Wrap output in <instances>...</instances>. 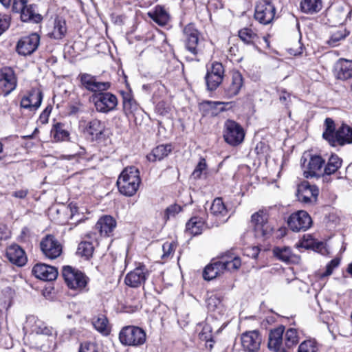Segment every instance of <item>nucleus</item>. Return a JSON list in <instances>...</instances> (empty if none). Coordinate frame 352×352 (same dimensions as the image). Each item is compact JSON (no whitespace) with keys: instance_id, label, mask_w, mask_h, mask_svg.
I'll list each match as a JSON object with an SVG mask.
<instances>
[{"instance_id":"nucleus-1","label":"nucleus","mask_w":352,"mask_h":352,"mask_svg":"<svg viewBox=\"0 0 352 352\" xmlns=\"http://www.w3.org/2000/svg\"><path fill=\"white\" fill-rule=\"evenodd\" d=\"M322 138L332 146H344L352 143V127L342 124L336 130L334 121L327 118L324 120Z\"/></svg>"},{"instance_id":"nucleus-2","label":"nucleus","mask_w":352,"mask_h":352,"mask_svg":"<svg viewBox=\"0 0 352 352\" xmlns=\"http://www.w3.org/2000/svg\"><path fill=\"white\" fill-rule=\"evenodd\" d=\"M141 179L139 170L135 166L125 168L117 181V186L120 193L131 197L137 192Z\"/></svg>"},{"instance_id":"nucleus-3","label":"nucleus","mask_w":352,"mask_h":352,"mask_svg":"<svg viewBox=\"0 0 352 352\" xmlns=\"http://www.w3.org/2000/svg\"><path fill=\"white\" fill-rule=\"evenodd\" d=\"M62 276L69 289L78 292L85 289L89 281L84 273L68 265L63 267Z\"/></svg>"},{"instance_id":"nucleus-4","label":"nucleus","mask_w":352,"mask_h":352,"mask_svg":"<svg viewBox=\"0 0 352 352\" xmlns=\"http://www.w3.org/2000/svg\"><path fill=\"white\" fill-rule=\"evenodd\" d=\"M119 340L123 345L138 346L145 343L146 336L142 328L129 325L121 329Z\"/></svg>"},{"instance_id":"nucleus-5","label":"nucleus","mask_w":352,"mask_h":352,"mask_svg":"<svg viewBox=\"0 0 352 352\" xmlns=\"http://www.w3.org/2000/svg\"><path fill=\"white\" fill-rule=\"evenodd\" d=\"M91 100L96 111L102 113L114 111L118 103L116 96L105 91L94 94Z\"/></svg>"},{"instance_id":"nucleus-6","label":"nucleus","mask_w":352,"mask_h":352,"mask_svg":"<svg viewBox=\"0 0 352 352\" xmlns=\"http://www.w3.org/2000/svg\"><path fill=\"white\" fill-rule=\"evenodd\" d=\"M251 224L256 238H267L273 230L268 222V215L263 210H259L252 215Z\"/></svg>"},{"instance_id":"nucleus-7","label":"nucleus","mask_w":352,"mask_h":352,"mask_svg":"<svg viewBox=\"0 0 352 352\" xmlns=\"http://www.w3.org/2000/svg\"><path fill=\"white\" fill-rule=\"evenodd\" d=\"M244 137V130L239 123L232 120L226 121L223 138L228 144L232 146H237L243 141Z\"/></svg>"},{"instance_id":"nucleus-8","label":"nucleus","mask_w":352,"mask_h":352,"mask_svg":"<svg viewBox=\"0 0 352 352\" xmlns=\"http://www.w3.org/2000/svg\"><path fill=\"white\" fill-rule=\"evenodd\" d=\"M17 85V78L14 71L9 67L0 69V96H7Z\"/></svg>"},{"instance_id":"nucleus-9","label":"nucleus","mask_w":352,"mask_h":352,"mask_svg":"<svg viewBox=\"0 0 352 352\" xmlns=\"http://www.w3.org/2000/svg\"><path fill=\"white\" fill-rule=\"evenodd\" d=\"M274 6L267 0H259L255 7L254 18L260 23L267 25L270 23L275 16Z\"/></svg>"},{"instance_id":"nucleus-10","label":"nucleus","mask_w":352,"mask_h":352,"mask_svg":"<svg viewBox=\"0 0 352 352\" xmlns=\"http://www.w3.org/2000/svg\"><path fill=\"white\" fill-rule=\"evenodd\" d=\"M78 79L82 87L94 94L107 91L111 87L110 82L98 81L96 76L87 73H80Z\"/></svg>"},{"instance_id":"nucleus-11","label":"nucleus","mask_w":352,"mask_h":352,"mask_svg":"<svg viewBox=\"0 0 352 352\" xmlns=\"http://www.w3.org/2000/svg\"><path fill=\"white\" fill-rule=\"evenodd\" d=\"M306 159L302 164L303 174L306 178L320 177L323 175L324 160L320 155H311L309 160L306 162Z\"/></svg>"},{"instance_id":"nucleus-12","label":"nucleus","mask_w":352,"mask_h":352,"mask_svg":"<svg viewBox=\"0 0 352 352\" xmlns=\"http://www.w3.org/2000/svg\"><path fill=\"white\" fill-rule=\"evenodd\" d=\"M40 248L43 255L50 259L58 258L63 251L60 242L51 234L42 239L40 242Z\"/></svg>"},{"instance_id":"nucleus-13","label":"nucleus","mask_w":352,"mask_h":352,"mask_svg":"<svg viewBox=\"0 0 352 352\" xmlns=\"http://www.w3.org/2000/svg\"><path fill=\"white\" fill-rule=\"evenodd\" d=\"M224 73V67L221 63H213L205 76L207 89L210 91L215 90L222 82Z\"/></svg>"},{"instance_id":"nucleus-14","label":"nucleus","mask_w":352,"mask_h":352,"mask_svg":"<svg viewBox=\"0 0 352 352\" xmlns=\"http://www.w3.org/2000/svg\"><path fill=\"white\" fill-rule=\"evenodd\" d=\"M287 223L294 232L305 231L312 225V220L306 211L299 210L290 215Z\"/></svg>"},{"instance_id":"nucleus-15","label":"nucleus","mask_w":352,"mask_h":352,"mask_svg":"<svg viewBox=\"0 0 352 352\" xmlns=\"http://www.w3.org/2000/svg\"><path fill=\"white\" fill-rule=\"evenodd\" d=\"M319 195V189L315 185L305 182L298 186L296 196L298 200L307 204H315Z\"/></svg>"},{"instance_id":"nucleus-16","label":"nucleus","mask_w":352,"mask_h":352,"mask_svg":"<svg viewBox=\"0 0 352 352\" xmlns=\"http://www.w3.org/2000/svg\"><path fill=\"white\" fill-rule=\"evenodd\" d=\"M40 43V36L36 33L22 37L17 43L16 52L23 56L32 54L36 50Z\"/></svg>"},{"instance_id":"nucleus-17","label":"nucleus","mask_w":352,"mask_h":352,"mask_svg":"<svg viewBox=\"0 0 352 352\" xmlns=\"http://www.w3.org/2000/svg\"><path fill=\"white\" fill-rule=\"evenodd\" d=\"M186 49L193 56L199 52V32L192 23L188 24L183 30Z\"/></svg>"},{"instance_id":"nucleus-18","label":"nucleus","mask_w":352,"mask_h":352,"mask_svg":"<svg viewBox=\"0 0 352 352\" xmlns=\"http://www.w3.org/2000/svg\"><path fill=\"white\" fill-rule=\"evenodd\" d=\"M149 272L144 265H140L128 273L124 278L126 285L131 287H138L144 284Z\"/></svg>"},{"instance_id":"nucleus-19","label":"nucleus","mask_w":352,"mask_h":352,"mask_svg":"<svg viewBox=\"0 0 352 352\" xmlns=\"http://www.w3.org/2000/svg\"><path fill=\"white\" fill-rule=\"evenodd\" d=\"M243 349L248 352H256L261 343V336L258 331H250L242 333L241 336Z\"/></svg>"},{"instance_id":"nucleus-20","label":"nucleus","mask_w":352,"mask_h":352,"mask_svg":"<svg viewBox=\"0 0 352 352\" xmlns=\"http://www.w3.org/2000/svg\"><path fill=\"white\" fill-rule=\"evenodd\" d=\"M243 85V78L239 72H233L230 80L225 85L223 96L226 98H232L237 96Z\"/></svg>"},{"instance_id":"nucleus-21","label":"nucleus","mask_w":352,"mask_h":352,"mask_svg":"<svg viewBox=\"0 0 352 352\" xmlns=\"http://www.w3.org/2000/svg\"><path fill=\"white\" fill-rule=\"evenodd\" d=\"M32 274L38 279L52 281L58 276V270L55 267L44 263H37L32 268Z\"/></svg>"},{"instance_id":"nucleus-22","label":"nucleus","mask_w":352,"mask_h":352,"mask_svg":"<svg viewBox=\"0 0 352 352\" xmlns=\"http://www.w3.org/2000/svg\"><path fill=\"white\" fill-rule=\"evenodd\" d=\"M67 31L66 21L62 17L57 16L52 25L48 27L47 35L50 38L60 40L65 36Z\"/></svg>"},{"instance_id":"nucleus-23","label":"nucleus","mask_w":352,"mask_h":352,"mask_svg":"<svg viewBox=\"0 0 352 352\" xmlns=\"http://www.w3.org/2000/svg\"><path fill=\"white\" fill-rule=\"evenodd\" d=\"M6 256L11 263L17 266H23L27 262L24 250L16 244H12L7 248Z\"/></svg>"},{"instance_id":"nucleus-24","label":"nucleus","mask_w":352,"mask_h":352,"mask_svg":"<svg viewBox=\"0 0 352 352\" xmlns=\"http://www.w3.org/2000/svg\"><path fill=\"white\" fill-rule=\"evenodd\" d=\"M334 74L338 79L346 80L352 78V60L340 58L334 67Z\"/></svg>"},{"instance_id":"nucleus-25","label":"nucleus","mask_w":352,"mask_h":352,"mask_svg":"<svg viewBox=\"0 0 352 352\" xmlns=\"http://www.w3.org/2000/svg\"><path fill=\"white\" fill-rule=\"evenodd\" d=\"M43 95L41 91H33L30 92L28 96L23 97L20 105L23 109L35 111L40 107Z\"/></svg>"},{"instance_id":"nucleus-26","label":"nucleus","mask_w":352,"mask_h":352,"mask_svg":"<svg viewBox=\"0 0 352 352\" xmlns=\"http://www.w3.org/2000/svg\"><path fill=\"white\" fill-rule=\"evenodd\" d=\"M116 226V220L111 216L105 215L99 219L95 226L101 236H109Z\"/></svg>"},{"instance_id":"nucleus-27","label":"nucleus","mask_w":352,"mask_h":352,"mask_svg":"<svg viewBox=\"0 0 352 352\" xmlns=\"http://www.w3.org/2000/svg\"><path fill=\"white\" fill-rule=\"evenodd\" d=\"M210 214L217 218V226L225 222L223 219L228 214V210L221 198H216L213 200L210 207Z\"/></svg>"},{"instance_id":"nucleus-28","label":"nucleus","mask_w":352,"mask_h":352,"mask_svg":"<svg viewBox=\"0 0 352 352\" xmlns=\"http://www.w3.org/2000/svg\"><path fill=\"white\" fill-rule=\"evenodd\" d=\"M284 331L285 327L283 326H280L270 331L268 340V347L270 350L277 349L281 346Z\"/></svg>"},{"instance_id":"nucleus-29","label":"nucleus","mask_w":352,"mask_h":352,"mask_svg":"<svg viewBox=\"0 0 352 352\" xmlns=\"http://www.w3.org/2000/svg\"><path fill=\"white\" fill-rule=\"evenodd\" d=\"M223 272L221 261H214L205 267L203 272V277L205 280H210L223 273Z\"/></svg>"},{"instance_id":"nucleus-30","label":"nucleus","mask_w":352,"mask_h":352,"mask_svg":"<svg viewBox=\"0 0 352 352\" xmlns=\"http://www.w3.org/2000/svg\"><path fill=\"white\" fill-rule=\"evenodd\" d=\"M204 226L205 221L202 218L193 217L186 223V232L190 234L196 236L202 232Z\"/></svg>"},{"instance_id":"nucleus-31","label":"nucleus","mask_w":352,"mask_h":352,"mask_svg":"<svg viewBox=\"0 0 352 352\" xmlns=\"http://www.w3.org/2000/svg\"><path fill=\"white\" fill-rule=\"evenodd\" d=\"M223 271H232L238 270L241 265V261L239 256L232 254H228L220 259Z\"/></svg>"},{"instance_id":"nucleus-32","label":"nucleus","mask_w":352,"mask_h":352,"mask_svg":"<svg viewBox=\"0 0 352 352\" xmlns=\"http://www.w3.org/2000/svg\"><path fill=\"white\" fill-rule=\"evenodd\" d=\"M21 19L24 22L38 23L42 20L41 14L36 12L34 5H28L19 11Z\"/></svg>"},{"instance_id":"nucleus-33","label":"nucleus","mask_w":352,"mask_h":352,"mask_svg":"<svg viewBox=\"0 0 352 352\" xmlns=\"http://www.w3.org/2000/svg\"><path fill=\"white\" fill-rule=\"evenodd\" d=\"M171 151L170 144L159 145L152 150V152L147 155V158L151 162L160 161L168 156Z\"/></svg>"},{"instance_id":"nucleus-34","label":"nucleus","mask_w":352,"mask_h":352,"mask_svg":"<svg viewBox=\"0 0 352 352\" xmlns=\"http://www.w3.org/2000/svg\"><path fill=\"white\" fill-rule=\"evenodd\" d=\"M95 329L102 335H108L110 332L109 320L104 314H98L94 316L91 320Z\"/></svg>"},{"instance_id":"nucleus-35","label":"nucleus","mask_w":352,"mask_h":352,"mask_svg":"<svg viewBox=\"0 0 352 352\" xmlns=\"http://www.w3.org/2000/svg\"><path fill=\"white\" fill-rule=\"evenodd\" d=\"M148 16L160 25H166L169 20V15L164 8L157 6L153 12H148Z\"/></svg>"},{"instance_id":"nucleus-36","label":"nucleus","mask_w":352,"mask_h":352,"mask_svg":"<svg viewBox=\"0 0 352 352\" xmlns=\"http://www.w3.org/2000/svg\"><path fill=\"white\" fill-rule=\"evenodd\" d=\"M323 0H302L301 10L306 14H314L319 12L322 8Z\"/></svg>"},{"instance_id":"nucleus-37","label":"nucleus","mask_w":352,"mask_h":352,"mask_svg":"<svg viewBox=\"0 0 352 352\" xmlns=\"http://www.w3.org/2000/svg\"><path fill=\"white\" fill-rule=\"evenodd\" d=\"M239 36L247 44L256 45L259 41L258 34L251 28H244L239 31Z\"/></svg>"},{"instance_id":"nucleus-38","label":"nucleus","mask_w":352,"mask_h":352,"mask_svg":"<svg viewBox=\"0 0 352 352\" xmlns=\"http://www.w3.org/2000/svg\"><path fill=\"white\" fill-rule=\"evenodd\" d=\"M342 160L337 155L332 154L327 164L324 166V173L327 175H330L335 173L342 166Z\"/></svg>"},{"instance_id":"nucleus-39","label":"nucleus","mask_w":352,"mask_h":352,"mask_svg":"<svg viewBox=\"0 0 352 352\" xmlns=\"http://www.w3.org/2000/svg\"><path fill=\"white\" fill-rule=\"evenodd\" d=\"M34 322L36 323V325L32 331L36 334H42L48 336H52L54 334L55 331L52 327L47 326L41 321H36L35 318L33 316L30 317L28 319V322Z\"/></svg>"},{"instance_id":"nucleus-40","label":"nucleus","mask_w":352,"mask_h":352,"mask_svg":"<svg viewBox=\"0 0 352 352\" xmlns=\"http://www.w3.org/2000/svg\"><path fill=\"white\" fill-rule=\"evenodd\" d=\"M104 129V126L100 120L93 119L87 124L86 126L87 132L93 137L98 138L101 135Z\"/></svg>"},{"instance_id":"nucleus-41","label":"nucleus","mask_w":352,"mask_h":352,"mask_svg":"<svg viewBox=\"0 0 352 352\" xmlns=\"http://www.w3.org/2000/svg\"><path fill=\"white\" fill-rule=\"evenodd\" d=\"M206 305L210 311H217L220 314L223 311L221 298L217 294H212L207 298Z\"/></svg>"},{"instance_id":"nucleus-42","label":"nucleus","mask_w":352,"mask_h":352,"mask_svg":"<svg viewBox=\"0 0 352 352\" xmlns=\"http://www.w3.org/2000/svg\"><path fill=\"white\" fill-rule=\"evenodd\" d=\"M94 247L91 242L82 241L78 244L77 254L85 259H89L94 253Z\"/></svg>"},{"instance_id":"nucleus-43","label":"nucleus","mask_w":352,"mask_h":352,"mask_svg":"<svg viewBox=\"0 0 352 352\" xmlns=\"http://www.w3.org/2000/svg\"><path fill=\"white\" fill-rule=\"evenodd\" d=\"M123 109L126 115L133 113L138 109V104L129 93L123 94Z\"/></svg>"},{"instance_id":"nucleus-44","label":"nucleus","mask_w":352,"mask_h":352,"mask_svg":"<svg viewBox=\"0 0 352 352\" xmlns=\"http://www.w3.org/2000/svg\"><path fill=\"white\" fill-rule=\"evenodd\" d=\"M299 338L297 330L294 328L288 329L285 334V344L287 348H292L298 343Z\"/></svg>"},{"instance_id":"nucleus-45","label":"nucleus","mask_w":352,"mask_h":352,"mask_svg":"<svg viewBox=\"0 0 352 352\" xmlns=\"http://www.w3.org/2000/svg\"><path fill=\"white\" fill-rule=\"evenodd\" d=\"M274 255L279 260L289 262L292 258V250L289 247H276L273 250Z\"/></svg>"},{"instance_id":"nucleus-46","label":"nucleus","mask_w":352,"mask_h":352,"mask_svg":"<svg viewBox=\"0 0 352 352\" xmlns=\"http://www.w3.org/2000/svg\"><path fill=\"white\" fill-rule=\"evenodd\" d=\"M318 346L314 340L302 342L298 346V352H318Z\"/></svg>"},{"instance_id":"nucleus-47","label":"nucleus","mask_w":352,"mask_h":352,"mask_svg":"<svg viewBox=\"0 0 352 352\" xmlns=\"http://www.w3.org/2000/svg\"><path fill=\"white\" fill-rule=\"evenodd\" d=\"M340 260L338 258H335L332 259L326 266V270L324 272H320L318 276L320 278H324L330 276L334 269L338 267L340 265Z\"/></svg>"},{"instance_id":"nucleus-48","label":"nucleus","mask_w":352,"mask_h":352,"mask_svg":"<svg viewBox=\"0 0 352 352\" xmlns=\"http://www.w3.org/2000/svg\"><path fill=\"white\" fill-rule=\"evenodd\" d=\"M69 136V133L63 129L60 123L54 125V138L58 141L66 140Z\"/></svg>"},{"instance_id":"nucleus-49","label":"nucleus","mask_w":352,"mask_h":352,"mask_svg":"<svg viewBox=\"0 0 352 352\" xmlns=\"http://www.w3.org/2000/svg\"><path fill=\"white\" fill-rule=\"evenodd\" d=\"M182 210V207L178 204H172L166 208L164 212V219L166 221L171 217H175Z\"/></svg>"},{"instance_id":"nucleus-50","label":"nucleus","mask_w":352,"mask_h":352,"mask_svg":"<svg viewBox=\"0 0 352 352\" xmlns=\"http://www.w3.org/2000/svg\"><path fill=\"white\" fill-rule=\"evenodd\" d=\"M211 103L213 104V107L217 109L218 110H219V111H224L231 109L235 105V102L233 101H230V102L216 101V102H211Z\"/></svg>"},{"instance_id":"nucleus-51","label":"nucleus","mask_w":352,"mask_h":352,"mask_svg":"<svg viewBox=\"0 0 352 352\" xmlns=\"http://www.w3.org/2000/svg\"><path fill=\"white\" fill-rule=\"evenodd\" d=\"M346 35L342 31H336L333 32L329 40L327 41L329 45L333 47L338 45L340 41L344 39Z\"/></svg>"},{"instance_id":"nucleus-52","label":"nucleus","mask_w":352,"mask_h":352,"mask_svg":"<svg viewBox=\"0 0 352 352\" xmlns=\"http://www.w3.org/2000/svg\"><path fill=\"white\" fill-rule=\"evenodd\" d=\"M78 352H98L97 346L92 342H85L80 344Z\"/></svg>"},{"instance_id":"nucleus-53","label":"nucleus","mask_w":352,"mask_h":352,"mask_svg":"<svg viewBox=\"0 0 352 352\" xmlns=\"http://www.w3.org/2000/svg\"><path fill=\"white\" fill-rule=\"evenodd\" d=\"M314 241L311 235L304 236L296 245L298 248L311 249L313 247Z\"/></svg>"},{"instance_id":"nucleus-54","label":"nucleus","mask_w":352,"mask_h":352,"mask_svg":"<svg viewBox=\"0 0 352 352\" xmlns=\"http://www.w3.org/2000/svg\"><path fill=\"white\" fill-rule=\"evenodd\" d=\"M207 165L205 159L201 158L192 173L194 178H199L202 172L206 169Z\"/></svg>"},{"instance_id":"nucleus-55","label":"nucleus","mask_w":352,"mask_h":352,"mask_svg":"<svg viewBox=\"0 0 352 352\" xmlns=\"http://www.w3.org/2000/svg\"><path fill=\"white\" fill-rule=\"evenodd\" d=\"M10 17L8 14H0V35L10 26Z\"/></svg>"},{"instance_id":"nucleus-56","label":"nucleus","mask_w":352,"mask_h":352,"mask_svg":"<svg viewBox=\"0 0 352 352\" xmlns=\"http://www.w3.org/2000/svg\"><path fill=\"white\" fill-rule=\"evenodd\" d=\"M279 100L285 107H288L291 101V94L285 89H282L279 93Z\"/></svg>"},{"instance_id":"nucleus-57","label":"nucleus","mask_w":352,"mask_h":352,"mask_svg":"<svg viewBox=\"0 0 352 352\" xmlns=\"http://www.w3.org/2000/svg\"><path fill=\"white\" fill-rule=\"evenodd\" d=\"M28 0H14L12 10L15 12H19L21 10L24 8L27 5Z\"/></svg>"},{"instance_id":"nucleus-58","label":"nucleus","mask_w":352,"mask_h":352,"mask_svg":"<svg viewBox=\"0 0 352 352\" xmlns=\"http://www.w3.org/2000/svg\"><path fill=\"white\" fill-rule=\"evenodd\" d=\"M174 247L175 245L172 243H165L162 246L164 251L162 257L165 258L169 256L174 252Z\"/></svg>"},{"instance_id":"nucleus-59","label":"nucleus","mask_w":352,"mask_h":352,"mask_svg":"<svg viewBox=\"0 0 352 352\" xmlns=\"http://www.w3.org/2000/svg\"><path fill=\"white\" fill-rule=\"evenodd\" d=\"M311 249L321 254H324V252H326L325 245L322 242H316L314 241Z\"/></svg>"},{"instance_id":"nucleus-60","label":"nucleus","mask_w":352,"mask_h":352,"mask_svg":"<svg viewBox=\"0 0 352 352\" xmlns=\"http://www.w3.org/2000/svg\"><path fill=\"white\" fill-rule=\"evenodd\" d=\"M28 190L27 189H21L12 192V195L16 198L24 199L28 195Z\"/></svg>"},{"instance_id":"nucleus-61","label":"nucleus","mask_w":352,"mask_h":352,"mask_svg":"<svg viewBox=\"0 0 352 352\" xmlns=\"http://www.w3.org/2000/svg\"><path fill=\"white\" fill-rule=\"evenodd\" d=\"M248 251L249 252L248 253V256L254 258H256L259 254L260 249L257 246H254L248 250Z\"/></svg>"},{"instance_id":"nucleus-62","label":"nucleus","mask_w":352,"mask_h":352,"mask_svg":"<svg viewBox=\"0 0 352 352\" xmlns=\"http://www.w3.org/2000/svg\"><path fill=\"white\" fill-rule=\"evenodd\" d=\"M82 111V104H78L77 105H72L70 107V113L76 114L78 112Z\"/></svg>"},{"instance_id":"nucleus-63","label":"nucleus","mask_w":352,"mask_h":352,"mask_svg":"<svg viewBox=\"0 0 352 352\" xmlns=\"http://www.w3.org/2000/svg\"><path fill=\"white\" fill-rule=\"evenodd\" d=\"M0 3L6 8H8L10 5L11 0H0Z\"/></svg>"},{"instance_id":"nucleus-64","label":"nucleus","mask_w":352,"mask_h":352,"mask_svg":"<svg viewBox=\"0 0 352 352\" xmlns=\"http://www.w3.org/2000/svg\"><path fill=\"white\" fill-rule=\"evenodd\" d=\"M346 272L351 275V276L352 277V263H349L348 265V267H347V269H346Z\"/></svg>"}]
</instances>
